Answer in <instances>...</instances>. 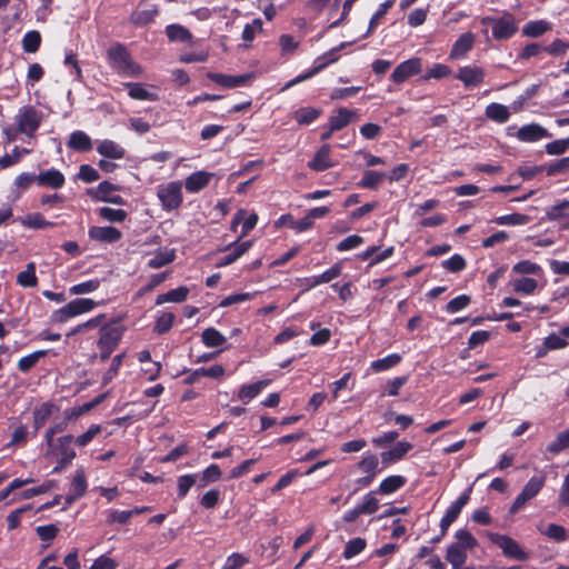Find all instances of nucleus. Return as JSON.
Wrapping results in <instances>:
<instances>
[{
    "label": "nucleus",
    "mask_w": 569,
    "mask_h": 569,
    "mask_svg": "<svg viewBox=\"0 0 569 569\" xmlns=\"http://www.w3.org/2000/svg\"><path fill=\"white\" fill-rule=\"evenodd\" d=\"M550 29V23L545 20L527 22L522 28V34L530 38H538Z\"/></svg>",
    "instance_id": "obj_43"
},
{
    "label": "nucleus",
    "mask_w": 569,
    "mask_h": 569,
    "mask_svg": "<svg viewBox=\"0 0 569 569\" xmlns=\"http://www.w3.org/2000/svg\"><path fill=\"white\" fill-rule=\"evenodd\" d=\"M47 355V351L44 350H37L28 356H24L22 357L19 361H18V369L21 371V372H28L30 371L37 363L38 361L43 358L44 356Z\"/></svg>",
    "instance_id": "obj_51"
},
{
    "label": "nucleus",
    "mask_w": 569,
    "mask_h": 569,
    "mask_svg": "<svg viewBox=\"0 0 569 569\" xmlns=\"http://www.w3.org/2000/svg\"><path fill=\"white\" fill-rule=\"evenodd\" d=\"M385 178H387L385 172L367 170L363 172V176L358 181L357 186L365 189L376 190Z\"/></svg>",
    "instance_id": "obj_37"
},
{
    "label": "nucleus",
    "mask_w": 569,
    "mask_h": 569,
    "mask_svg": "<svg viewBox=\"0 0 569 569\" xmlns=\"http://www.w3.org/2000/svg\"><path fill=\"white\" fill-rule=\"evenodd\" d=\"M253 73H243V74H224L219 72H208L207 78L213 81L226 89L238 88L242 86H247L252 79Z\"/></svg>",
    "instance_id": "obj_14"
},
{
    "label": "nucleus",
    "mask_w": 569,
    "mask_h": 569,
    "mask_svg": "<svg viewBox=\"0 0 569 569\" xmlns=\"http://www.w3.org/2000/svg\"><path fill=\"white\" fill-rule=\"evenodd\" d=\"M455 77L463 83L466 89H472L485 82L486 71L479 66H465L457 70Z\"/></svg>",
    "instance_id": "obj_12"
},
{
    "label": "nucleus",
    "mask_w": 569,
    "mask_h": 569,
    "mask_svg": "<svg viewBox=\"0 0 569 569\" xmlns=\"http://www.w3.org/2000/svg\"><path fill=\"white\" fill-rule=\"evenodd\" d=\"M569 448V429H566L557 435L546 448V450L552 455H558L562 450Z\"/></svg>",
    "instance_id": "obj_49"
},
{
    "label": "nucleus",
    "mask_w": 569,
    "mask_h": 569,
    "mask_svg": "<svg viewBox=\"0 0 569 569\" xmlns=\"http://www.w3.org/2000/svg\"><path fill=\"white\" fill-rule=\"evenodd\" d=\"M321 109L313 107H301L293 112V119L300 126H309L315 122L320 116Z\"/></svg>",
    "instance_id": "obj_30"
},
{
    "label": "nucleus",
    "mask_w": 569,
    "mask_h": 569,
    "mask_svg": "<svg viewBox=\"0 0 569 569\" xmlns=\"http://www.w3.org/2000/svg\"><path fill=\"white\" fill-rule=\"evenodd\" d=\"M367 542L363 538L357 537L350 539L343 549L342 557L345 559H351L355 556L361 553L366 549Z\"/></svg>",
    "instance_id": "obj_50"
},
{
    "label": "nucleus",
    "mask_w": 569,
    "mask_h": 569,
    "mask_svg": "<svg viewBox=\"0 0 569 569\" xmlns=\"http://www.w3.org/2000/svg\"><path fill=\"white\" fill-rule=\"evenodd\" d=\"M542 52H545V46H542L541 43H538V42L528 43L519 52L518 59L519 60H529L533 57L540 56Z\"/></svg>",
    "instance_id": "obj_62"
},
{
    "label": "nucleus",
    "mask_w": 569,
    "mask_h": 569,
    "mask_svg": "<svg viewBox=\"0 0 569 569\" xmlns=\"http://www.w3.org/2000/svg\"><path fill=\"white\" fill-rule=\"evenodd\" d=\"M158 14V4L148 3L146 0H142L130 14L129 21L131 24L141 28L152 23Z\"/></svg>",
    "instance_id": "obj_11"
},
{
    "label": "nucleus",
    "mask_w": 569,
    "mask_h": 569,
    "mask_svg": "<svg viewBox=\"0 0 569 569\" xmlns=\"http://www.w3.org/2000/svg\"><path fill=\"white\" fill-rule=\"evenodd\" d=\"M358 469L366 475L377 476L380 472L379 459L375 453H366L357 465Z\"/></svg>",
    "instance_id": "obj_42"
},
{
    "label": "nucleus",
    "mask_w": 569,
    "mask_h": 569,
    "mask_svg": "<svg viewBox=\"0 0 569 569\" xmlns=\"http://www.w3.org/2000/svg\"><path fill=\"white\" fill-rule=\"evenodd\" d=\"M569 150V137L566 139H557L546 144V152L548 154H561Z\"/></svg>",
    "instance_id": "obj_63"
},
{
    "label": "nucleus",
    "mask_w": 569,
    "mask_h": 569,
    "mask_svg": "<svg viewBox=\"0 0 569 569\" xmlns=\"http://www.w3.org/2000/svg\"><path fill=\"white\" fill-rule=\"evenodd\" d=\"M189 295V289L184 286H180L176 289H172L166 293H161L156 299V305L160 306L167 302H183Z\"/></svg>",
    "instance_id": "obj_33"
},
{
    "label": "nucleus",
    "mask_w": 569,
    "mask_h": 569,
    "mask_svg": "<svg viewBox=\"0 0 569 569\" xmlns=\"http://www.w3.org/2000/svg\"><path fill=\"white\" fill-rule=\"evenodd\" d=\"M92 149L90 137L83 131H73V150L87 152Z\"/></svg>",
    "instance_id": "obj_58"
},
{
    "label": "nucleus",
    "mask_w": 569,
    "mask_h": 569,
    "mask_svg": "<svg viewBox=\"0 0 569 569\" xmlns=\"http://www.w3.org/2000/svg\"><path fill=\"white\" fill-rule=\"evenodd\" d=\"M176 320L172 312H160L154 322L153 332L157 335H164L171 330Z\"/></svg>",
    "instance_id": "obj_44"
},
{
    "label": "nucleus",
    "mask_w": 569,
    "mask_h": 569,
    "mask_svg": "<svg viewBox=\"0 0 569 569\" xmlns=\"http://www.w3.org/2000/svg\"><path fill=\"white\" fill-rule=\"evenodd\" d=\"M546 172L548 176H556L559 173L569 172V157L561 158L553 163H550L546 168Z\"/></svg>",
    "instance_id": "obj_64"
},
{
    "label": "nucleus",
    "mask_w": 569,
    "mask_h": 569,
    "mask_svg": "<svg viewBox=\"0 0 569 569\" xmlns=\"http://www.w3.org/2000/svg\"><path fill=\"white\" fill-rule=\"evenodd\" d=\"M452 70L449 66L443 63H435L428 71L422 76V80L428 81L430 79H443L451 76Z\"/></svg>",
    "instance_id": "obj_54"
},
{
    "label": "nucleus",
    "mask_w": 569,
    "mask_h": 569,
    "mask_svg": "<svg viewBox=\"0 0 569 569\" xmlns=\"http://www.w3.org/2000/svg\"><path fill=\"white\" fill-rule=\"evenodd\" d=\"M158 199L166 211H173L181 207L183 201L182 183L180 181H170L160 184L157 190Z\"/></svg>",
    "instance_id": "obj_3"
},
{
    "label": "nucleus",
    "mask_w": 569,
    "mask_h": 569,
    "mask_svg": "<svg viewBox=\"0 0 569 569\" xmlns=\"http://www.w3.org/2000/svg\"><path fill=\"white\" fill-rule=\"evenodd\" d=\"M70 419L71 413L69 410H66L64 419L50 427L46 432V441L49 448V455L59 462V466L54 468V471L61 468H66L71 461V435L54 438L57 433L66 430Z\"/></svg>",
    "instance_id": "obj_1"
},
{
    "label": "nucleus",
    "mask_w": 569,
    "mask_h": 569,
    "mask_svg": "<svg viewBox=\"0 0 569 569\" xmlns=\"http://www.w3.org/2000/svg\"><path fill=\"white\" fill-rule=\"evenodd\" d=\"M122 337V329L117 326H104L100 329V337L98 347L100 350L101 359L110 357L112 351L117 348Z\"/></svg>",
    "instance_id": "obj_7"
},
{
    "label": "nucleus",
    "mask_w": 569,
    "mask_h": 569,
    "mask_svg": "<svg viewBox=\"0 0 569 569\" xmlns=\"http://www.w3.org/2000/svg\"><path fill=\"white\" fill-rule=\"evenodd\" d=\"M489 540L499 547L505 557L518 561H526L529 559V553L526 552L521 546L511 537L496 532L488 533Z\"/></svg>",
    "instance_id": "obj_5"
},
{
    "label": "nucleus",
    "mask_w": 569,
    "mask_h": 569,
    "mask_svg": "<svg viewBox=\"0 0 569 569\" xmlns=\"http://www.w3.org/2000/svg\"><path fill=\"white\" fill-rule=\"evenodd\" d=\"M176 259L174 250L158 251L153 258L148 261V266L153 269H159L171 263Z\"/></svg>",
    "instance_id": "obj_53"
},
{
    "label": "nucleus",
    "mask_w": 569,
    "mask_h": 569,
    "mask_svg": "<svg viewBox=\"0 0 569 569\" xmlns=\"http://www.w3.org/2000/svg\"><path fill=\"white\" fill-rule=\"evenodd\" d=\"M441 266L446 270L457 273L466 269L467 262L462 256L455 253L449 259L443 260Z\"/></svg>",
    "instance_id": "obj_57"
},
{
    "label": "nucleus",
    "mask_w": 569,
    "mask_h": 569,
    "mask_svg": "<svg viewBox=\"0 0 569 569\" xmlns=\"http://www.w3.org/2000/svg\"><path fill=\"white\" fill-rule=\"evenodd\" d=\"M41 34L37 30L28 31L22 38V49L27 53H34L41 46Z\"/></svg>",
    "instance_id": "obj_46"
},
{
    "label": "nucleus",
    "mask_w": 569,
    "mask_h": 569,
    "mask_svg": "<svg viewBox=\"0 0 569 569\" xmlns=\"http://www.w3.org/2000/svg\"><path fill=\"white\" fill-rule=\"evenodd\" d=\"M201 340L208 348H220L227 342V338L213 327H209L202 331Z\"/></svg>",
    "instance_id": "obj_35"
},
{
    "label": "nucleus",
    "mask_w": 569,
    "mask_h": 569,
    "mask_svg": "<svg viewBox=\"0 0 569 569\" xmlns=\"http://www.w3.org/2000/svg\"><path fill=\"white\" fill-rule=\"evenodd\" d=\"M377 491L372 490L365 495L362 501L355 508L346 511L342 516V520L347 523L355 522L361 515H372L379 509V500L376 497Z\"/></svg>",
    "instance_id": "obj_8"
},
{
    "label": "nucleus",
    "mask_w": 569,
    "mask_h": 569,
    "mask_svg": "<svg viewBox=\"0 0 569 569\" xmlns=\"http://www.w3.org/2000/svg\"><path fill=\"white\" fill-rule=\"evenodd\" d=\"M270 383L269 379L259 380L253 383L243 385L240 387L238 392V398L248 403L252 399H254Z\"/></svg>",
    "instance_id": "obj_27"
},
{
    "label": "nucleus",
    "mask_w": 569,
    "mask_h": 569,
    "mask_svg": "<svg viewBox=\"0 0 569 569\" xmlns=\"http://www.w3.org/2000/svg\"><path fill=\"white\" fill-rule=\"evenodd\" d=\"M221 478V470L220 467L216 463H212L208 466L201 473L199 478L198 486L200 488L206 487L207 485L211 482H216Z\"/></svg>",
    "instance_id": "obj_52"
},
{
    "label": "nucleus",
    "mask_w": 569,
    "mask_h": 569,
    "mask_svg": "<svg viewBox=\"0 0 569 569\" xmlns=\"http://www.w3.org/2000/svg\"><path fill=\"white\" fill-rule=\"evenodd\" d=\"M196 480L197 475L193 473L182 475L178 477V499H183L188 495L191 487L196 483Z\"/></svg>",
    "instance_id": "obj_56"
},
{
    "label": "nucleus",
    "mask_w": 569,
    "mask_h": 569,
    "mask_svg": "<svg viewBox=\"0 0 569 569\" xmlns=\"http://www.w3.org/2000/svg\"><path fill=\"white\" fill-rule=\"evenodd\" d=\"M411 449L410 442L399 441L392 449L381 452V461L385 466H389L401 460Z\"/></svg>",
    "instance_id": "obj_25"
},
{
    "label": "nucleus",
    "mask_w": 569,
    "mask_h": 569,
    "mask_svg": "<svg viewBox=\"0 0 569 569\" xmlns=\"http://www.w3.org/2000/svg\"><path fill=\"white\" fill-rule=\"evenodd\" d=\"M166 34L172 42H191L192 33L181 24L173 23L166 27Z\"/></svg>",
    "instance_id": "obj_36"
},
{
    "label": "nucleus",
    "mask_w": 569,
    "mask_h": 569,
    "mask_svg": "<svg viewBox=\"0 0 569 569\" xmlns=\"http://www.w3.org/2000/svg\"><path fill=\"white\" fill-rule=\"evenodd\" d=\"M17 283L23 288H34L38 284L34 262H29L26 269L18 273Z\"/></svg>",
    "instance_id": "obj_40"
},
{
    "label": "nucleus",
    "mask_w": 569,
    "mask_h": 569,
    "mask_svg": "<svg viewBox=\"0 0 569 569\" xmlns=\"http://www.w3.org/2000/svg\"><path fill=\"white\" fill-rule=\"evenodd\" d=\"M393 3H395V0H386L385 2H382L379 6L378 10L373 13V16L371 17V19L369 21L368 30H367L366 34H363V38L368 37L370 33H372L376 30V28L379 24L380 19L387 14V12L393 6Z\"/></svg>",
    "instance_id": "obj_48"
},
{
    "label": "nucleus",
    "mask_w": 569,
    "mask_h": 569,
    "mask_svg": "<svg viewBox=\"0 0 569 569\" xmlns=\"http://www.w3.org/2000/svg\"><path fill=\"white\" fill-rule=\"evenodd\" d=\"M331 146L328 143L322 144L313 158L308 162V167L317 172L325 171L329 168L335 167V162L330 159Z\"/></svg>",
    "instance_id": "obj_17"
},
{
    "label": "nucleus",
    "mask_w": 569,
    "mask_h": 569,
    "mask_svg": "<svg viewBox=\"0 0 569 569\" xmlns=\"http://www.w3.org/2000/svg\"><path fill=\"white\" fill-rule=\"evenodd\" d=\"M530 221V217L523 213L515 212L497 217L492 220L498 226H523Z\"/></svg>",
    "instance_id": "obj_45"
},
{
    "label": "nucleus",
    "mask_w": 569,
    "mask_h": 569,
    "mask_svg": "<svg viewBox=\"0 0 569 569\" xmlns=\"http://www.w3.org/2000/svg\"><path fill=\"white\" fill-rule=\"evenodd\" d=\"M483 22L491 24L492 37L499 41L512 38L518 31L516 19L511 13H505L498 18L487 17Z\"/></svg>",
    "instance_id": "obj_4"
},
{
    "label": "nucleus",
    "mask_w": 569,
    "mask_h": 569,
    "mask_svg": "<svg viewBox=\"0 0 569 569\" xmlns=\"http://www.w3.org/2000/svg\"><path fill=\"white\" fill-rule=\"evenodd\" d=\"M349 43L348 42H341L339 46L330 49L329 51L322 53L320 57H318L315 61L316 64L321 66V70L327 68L329 64L335 63L339 60V51L345 49Z\"/></svg>",
    "instance_id": "obj_47"
},
{
    "label": "nucleus",
    "mask_w": 569,
    "mask_h": 569,
    "mask_svg": "<svg viewBox=\"0 0 569 569\" xmlns=\"http://www.w3.org/2000/svg\"><path fill=\"white\" fill-rule=\"evenodd\" d=\"M100 219L111 223H122L128 218V212L123 209H113L111 207H101L97 209Z\"/></svg>",
    "instance_id": "obj_38"
},
{
    "label": "nucleus",
    "mask_w": 569,
    "mask_h": 569,
    "mask_svg": "<svg viewBox=\"0 0 569 569\" xmlns=\"http://www.w3.org/2000/svg\"><path fill=\"white\" fill-rule=\"evenodd\" d=\"M546 216L550 221H558L561 219H567L563 223L565 229H569V200L563 199L559 203H556L547 209Z\"/></svg>",
    "instance_id": "obj_28"
},
{
    "label": "nucleus",
    "mask_w": 569,
    "mask_h": 569,
    "mask_svg": "<svg viewBox=\"0 0 569 569\" xmlns=\"http://www.w3.org/2000/svg\"><path fill=\"white\" fill-rule=\"evenodd\" d=\"M108 57L113 67L126 76H138L141 72L139 64L132 61L127 48L120 43L108 50Z\"/></svg>",
    "instance_id": "obj_2"
},
{
    "label": "nucleus",
    "mask_w": 569,
    "mask_h": 569,
    "mask_svg": "<svg viewBox=\"0 0 569 569\" xmlns=\"http://www.w3.org/2000/svg\"><path fill=\"white\" fill-rule=\"evenodd\" d=\"M88 236L100 243H116L122 238V232L113 226H93L89 228Z\"/></svg>",
    "instance_id": "obj_15"
},
{
    "label": "nucleus",
    "mask_w": 569,
    "mask_h": 569,
    "mask_svg": "<svg viewBox=\"0 0 569 569\" xmlns=\"http://www.w3.org/2000/svg\"><path fill=\"white\" fill-rule=\"evenodd\" d=\"M545 482L546 477L542 475L531 477L522 488L521 492L515 498L509 512L515 515L522 509L529 500L533 499L541 491Z\"/></svg>",
    "instance_id": "obj_6"
},
{
    "label": "nucleus",
    "mask_w": 569,
    "mask_h": 569,
    "mask_svg": "<svg viewBox=\"0 0 569 569\" xmlns=\"http://www.w3.org/2000/svg\"><path fill=\"white\" fill-rule=\"evenodd\" d=\"M121 186L108 180L101 181L97 187L88 188L86 193L94 201L107 202L114 191H120Z\"/></svg>",
    "instance_id": "obj_22"
},
{
    "label": "nucleus",
    "mask_w": 569,
    "mask_h": 569,
    "mask_svg": "<svg viewBox=\"0 0 569 569\" xmlns=\"http://www.w3.org/2000/svg\"><path fill=\"white\" fill-rule=\"evenodd\" d=\"M342 266L340 262H336L332 267L323 271L321 274L306 277L299 279L302 291H309L317 286L328 283L341 274Z\"/></svg>",
    "instance_id": "obj_13"
},
{
    "label": "nucleus",
    "mask_w": 569,
    "mask_h": 569,
    "mask_svg": "<svg viewBox=\"0 0 569 569\" xmlns=\"http://www.w3.org/2000/svg\"><path fill=\"white\" fill-rule=\"evenodd\" d=\"M58 411V408L50 403L43 402L33 410V437L37 436L39 430L48 422L52 417L53 412Z\"/></svg>",
    "instance_id": "obj_21"
},
{
    "label": "nucleus",
    "mask_w": 569,
    "mask_h": 569,
    "mask_svg": "<svg viewBox=\"0 0 569 569\" xmlns=\"http://www.w3.org/2000/svg\"><path fill=\"white\" fill-rule=\"evenodd\" d=\"M485 112L488 119L498 123H505L510 118L509 109L505 104L498 102H491L488 104Z\"/></svg>",
    "instance_id": "obj_34"
},
{
    "label": "nucleus",
    "mask_w": 569,
    "mask_h": 569,
    "mask_svg": "<svg viewBox=\"0 0 569 569\" xmlns=\"http://www.w3.org/2000/svg\"><path fill=\"white\" fill-rule=\"evenodd\" d=\"M402 360L399 353H390L385 358L373 360L370 363V369L375 372H382L398 366Z\"/></svg>",
    "instance_id": "obj_39"
},
{
    "label": "nucleus",
    "mask_w": 569,
    "mask_h": 569,
    "mask_svg": "<svg viewBox=\"0 0 569 569\" xmlns=\"http://www.w3.org/2000/svg\"><path fill=\"white\" fill-rule=\"evenodd\" d=\"M475 34L470 31L462 33L452 44L449 59L456 60L465 57L473 47Z\"/></svg>",
    "instance_id": "obj_20"
},
{
    "label": "nucleus",
    "mask_w": 569,
    "mask_h": 569,
    "mask_svg": "<svg viewBox=\"0 0 569 569\" xmlns=\"http://www.w3.org/2000/svg\"><path fill=\"white\" fill-rule=\"evenodd\" d=\"M211 177L209 172L196 171L186 178L184 187L188 192L197 193L209 184Z\"/></svg>",
    "instance_id": "obj_24"
},
{
    "label": "nucleus",
    "mask_w": 569,
    "mask_h": 569,
    "mask_svg": "<svg viewBox=\"0 0 569 569\" xmlns=\"http://www.w3.org/2000/svg\"><path fill=\"white\" fill-rule=\"evenodd\" d=\"M548 137L549 131L538 123L525 124L517 132V138L523 142H535Z\"/></svg>",
    "instance_id": "obj_18"
},
{
    "label": "nucleus",
    "mask_w": 569,
    "mask_h": 569,
    "mask_svg": "<svg viewBox=\"0 0 569 569\" xmlns=\"http://www.w3.org/2000/svg\"><path fill=\"white\" fill-rule=\"evenodd\" d=\"M64 182V176L54 168L41 171L37 174V184L42 188L59 189Z\"/></svg>",
    "instance_id": "obj_19"
},
{
    "label": "nucleus",
    "mask_w": 569,
    "mask_h": 569,
    "mask_svg": "<svg viewBox=\"0 0 569 569\" xmlns=\"http://www.w3.org/2000/svg\"><path fill=\"white\" fill-rule=\"evenodd\" d=\"M252 246L251 240H246L242 242L236 241L232 244L228 246L226 250L228 251L227 254L221 257L216 266L218 268L229 266L233 262H236L240 257H242Z\"/></svg>",
    "instance_id": "obj_16"
},
{
    "label": "nucleus",
    "mask_w": 569,
    "mask_h": 569,
    "mask_svg": "<svg viewBox=\"0 0 569 569\" xmlns=\"http://www.w3.org/2000/svg\"><path fill=\"white\" fill-rule=\"evenodd\" d=\"M77 178L86 183H92L99 180L100 173L90 164H81Z\"/></svg>",
    "instance_id": "obj_60"
},
{
    "label": "nucleus",
    "mask_w": 569,
    "mask_h": 569,
    "mask_svg": "<svg viewBox=\"0 0 569 569\" xmlns=\"http://www.w3.org/2000/svg\"><path fill=\"white\" fill-rule=\"evenodd\" d=\"M356 116V111L349 110L345 107L338 108L328 119V123L331 126V131H339L346 128Z\"/></svg>",
    "instance_id": "obj_23"
},
{
    "label": "nucleus",
    "mask_w": 569,
    "mask_h": 569,
    "mask_svg": "<svg viewBox=\"0 0 569 569\" xmlns=\"http://www.w3.org/2000/svg\"><path fill=\"white\" fill-rule=\"evenodd\" d=\"M471 302V298L468 295H460L453 299H451L447 306L446 311L448 313H456L465 308H467Z\"/></svg>",
    "instance_id": "obj_61"
},
{
    "label": "nucleus",
    "mask_w": 569,
    "mask_h": 569,
    "mask_svg": "<svg viewBox=\"0 0 569 569\" xmlns=\"http://www.w3.org/2000/svg\"><path fill=\"white\" fill-rule=\"evenodd\" d=\"M467 549L451 543L447 549L446 560L452 566V569L463 568L467 560Z\"/></svg>",
    "instance_id": "obj_32"
},
{
    "label": "nucleus",
    "mask_w": 569,
    "mask_h": 569,
    "mask_svg": "<svg viewBox=\"0 0 569 569\" xmlns=\"http://www.w3.org/2000/svg\"><path fill=\"white\" fill-rule=\"evenodd\" d=\"M97 151L108 159H122L126 156V149L118 142L109 139L100 141L97 146Z\"/></svg>",
    "instance_id": "obj_26"
},
{
    "label": "nucleus",
    "mask_w": 569,
    "mask_h": 569,
    "mask_svg": "<svg viewBox=\"0 0 569 569\" xmlns=\"http://www.w3.org/2000/svg\"><path fill=\"white\" fill-rule=\"evenodd\" d=\"M455 538L457 541L453 543L467 550H472L478 546L477 539L467 529L457 530Z\"/></svg>",
    "instance_id": "obj_55"
},
{
    "label": "nucleus",
    "mask_w": 569,
    "mask_h": 569,
    "mask_svg": "<svg viewBox=\"0 0 569 569\" xmlns=\"http://www.w3.org/2000/svg\"><path fill=\"white\" fill-rule=\"evenodd\" d=\"M41 114L33 107H23L17 116L18 130L31 137L40 127Z\"/></svg>",
    "instance_id": "obj_9"
},
{
    "label": "nucleus",
    "mask_w": 569,
    "mask_h": 569,
    "mask_svg": "<svg viewBox=\"0 0 569 569\" xmlns=\"http://www.w3.org/2000/svg\"><path fill=\"white\" fill-rule=\"evenodd\" d=\"M87 490V480L83 469H77L73 475V501L84 495Z\"/></svg>",
    "instance_id": "obj_59"
},
{
    "label": "nucleus",
    "mask_w": 569,
    "mask_h": 569,
    "mask_svg": "<svg viewBox=\"0 0 569 569\" xmlns=\"http://www.w3.org/2000/svg\"><path fill=\"white\" fill-rule=\"evenodd\" d=\"M472 492V486L468 487L457 500H455L446 510L443 517L451 519L453 522L459 517L462 508L469 502L470 495Z\"/></svg>",
    "instance_id": "obj_29"
},
{
    "label": "nucleus",
    "mask_w": 569,
    "mask_h": 569,
    "mask_svg": "<svg viewBox=\"0 0 569 569\" xmlns=\"http://www.w3.org/2000/svg\"><path fill=\"white\" fill-rule=\"evenodd\" d=\"M406 482L407 479L403 476H388L380 482L379 488L376 491L381 495H391L401 489L406 485Z\"/></svg>",
    "instance_id": "obj_31"
},
{
    "label": "nucleus",
    "mask_w": 569,
    "mask_h": 569,
    "mask_svg": "<svg viewBox=\"0 0 569 569\" xmlns=\"http://www.w3.org/2000/svg\"><path fill=\"white\" fill-rule=\"evenodd\" d=\"M422 70V59L412 57L399 63L392 71L390 79L392 82L400 84L409 78L417 76Z\"/></svg>",
    "instance_id": "obj_10"
},
{
    "label": "nucleus",
    "mask_w": 569,
    "mask_h": 569,
    "mask_svg": "<svg viewBox=\"0 0 569 569\" xmlns=\"http://www.w3.org/2000/svg\"><path fill=\"white\" fill-rule=\"evenodd\" d=\"M128 94L131 99L134 100H149L156 101L158 99L156 93L149 92L142 83L139 82H130L127 83Z\"/></svg>",
    "instance_id": "obj_41"
}]
</instances>
